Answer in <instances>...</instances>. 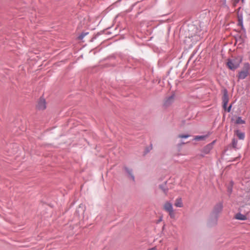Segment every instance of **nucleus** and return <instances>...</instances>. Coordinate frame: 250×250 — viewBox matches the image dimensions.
I'll use <instances>...</instances> for the list:
<instances>
[{
    "instance_id": "17",
    "label": "nucleus",
    "mask_w": 250,
    "mask_h": 250,
    "mask_svg": "<svg viewBox=\"0 0 250 250\" xmlns=\"http://www.w3.org/2000/svg\"><path fill=\"white\" fill-rule=\"evenodd\" d=\"M88 33H82L78 37L79 40H82L87 34Z\"/></svg>"
},
{
    "instance_id": "1",
    "label": "nucleus",
    "mask_w": 250,
    "mask_h": 250,
    "mask_svg": "<svg viewBox=\"0 0 250 250\" xmlns=\"http://www.w3.org/2000/svg\"><path fill=\"white\" fill-rule=\"evenodd\" d=\"M242 61V57L237 56L235 58L229 59L227 61V65L229 69L234 70L239 66Z\"/></svg>"
},
{
    "instance_id": "5",
    "label": "nucleus",
    "mask_w": 250,
    "mask_h": 250,
    "mask_svg": "<svg viewBox=\"0 0 250 250\" xmlns=\"http://www.w3.org/2000/svg\"><path fill=\"white\" fill-rule=\"evenodd\" d=\"M37 108L40 110H44L46 108V104L45 100L40 99L37 104Z\"/></svg>"
},
{
    "instance_id": "4",
    "label": "nucleus",
    "mask_w": 250,
    "mask_h": 250,
    "mask_svg": "<svg viewBox=\"0 0 250 250\" xmlns=\"http://www.w3.org/2000/svg\"><path fill=\"white\" fill-rule=\"evenodd\" d=\"M222 208V204L221 203L217 204L214 208L213 210V214H214L215 215H217L218 214L221 212Z\"/></svg>"
},
{
    "instance_id": "22",
    "label": "nucleus",
    "mask_w": 250,
    "mask_h": 250,
    "mask_svg": "<svg viewBox=\"0 0 250 250\" xmlns=\"http://www.w3.org/2000/svg\"><path fill=\"white\" fill-rule=\"evenodd\" d=\"M231 106H232V105L230 104L229 107L228 108H226V109H225L226 110H227L228 112H230V110H231Z\"/></svg>"
},
{
    "instance_id": "9",
    "label": "nucleus",
    "mask_w": 250,
    "mask_h": 250,
    "mask_svg": "<svg viewBox=\"0 0 250 250\" xmlns=\"http://www.w3.org/2000/svg\"><path fill=\"white\" fill-rule=\"evenodd\" d=\"M234 218L239 220H246L247 219V216L240 213H238L235 215Z\"/></svg>"
},
{
    "instance_id": "14",
    "label": "nucleus",
    "mask_w": 250,
    "mask_h": 250,
    "mask_svg": "<svg viewBox=\"0 0 250 250\" xmlns=\"http://www.w3.org/2000/svg\"><path fill=\"white\" fill-rule=\"evenodd\" d=\"M167 212L168 213V214L170 216V218H174L175 217V213L174 212L173 209Z\"/></svg>"
},
{
    "instance_id": "16",
    "label": "nucleus",
    "mask_w": 250,
    "mask_h": 250,
    "mask_svg": "<svg viewBox=\"0 0 250 250\" xmlns=\"http://www.w3.org/2000/svg\"><path fill=\"white\" fill-rule=\"evenodd\" d=\"M232 145L234 148H236L237 145V141L233 139L232 141Z\"/></svg>"
},
{
    "instance_id": "7",
    "label": "nucleus",
    "mask_w": 250,
    "mask_h": 250,
    "mask_svg": "<svg viewBox=\"0 0 250 250\" xmlns=\"http://www.w3.org/2000/svg\"><path fill=\"white\" fill-rule=\"evenodd\" d=\"M174 95H172L168 98H167L165 101L164 104L166 106H168L171 104L174 101Z\"/></svg>"
},
{
    "instance_id": "6",
    "label": "nucleus",
    "mask_w": 250,
    "mask_h": 250,
    "mask_svg": "<svg viewBox=\"0 0 250 250\" xmlns=\"http://www.w3.org/2000/svg\"><path fill=\"white\" fill-rule=\"evenodd\" d=\"M163 208L167 212H168L173 209L172 204L168 201H167L164 203Z\"/></svg>"
},
{
    "instance_id": "20",
    "label": "nucleus",
    "mask_w": 250,
    "mask_h": 250,
    "mask_svg": "<svg viewBox=\"0 0 250 250\" xmlns=\"http://www.w3.org/2000/svg\"><path fill=\"white\" fill-rule=\"evenodd\" d=\"M126 171L131 176V177L132 178V179L134 181V176L131 174V171H130L128 169L126 168Z\"/></svg>"
},
{
    "instance_id": "19",
    "label": "nucleus",
    "mask_w": 250,
    "mask_h": 250,
    "mask_svg": "<svg viewBox=\"0 0 250 250\" xmlns=\"http://www.w3.org/2000/svg\"><path fill=\"white\" fill-rule=\"evenodd\" d=\"M204 138V137L203 136H197L195 137V139L199 140L203 139Z\"/></svg>"
},
{
    "instance_id": "18",
    "label": "nucleus",
    "mask_w": 250,
    "mask_h": 250,
    "mask_svg": "<svg viewBox=\"0 0 250 250\" xmlns=\"http://www.w3.org/2000/svg\"><path fill=\"white\" fill-rule=\"evenodd\" d=\"M189 136L188 135H182V134H180V135H178V137L180 138H187Z\"/></svg>"
},
{
    "instance_id": "21",
    "label": "nucleus",
    "mask_w": 250,
    "mask_h": 250,
    "mask_svg": "<svg viewBox=\"0 0 250 250\" xmlns=\"http://www.w3.org/2000/svg\"><path fill=\"white\" fill-rule=\"evenodd\" d=\"M240 0H233L234 5H235ZM242 2H243L244 0H241Z\"/></svg>"
},
{
    "instance_id": "8",
    "label": "nucleus",
    "mask_w": 250,
    "mask_h": 250,
    "mask_svg": "<svg viewBox=\"0 0 250 250\" xmlns=\"http://www.w3.org/2000/svg\"><path fill=\"white\" fill-rule=\"evenodd\" d=\"M174 206L177 208L183 207L184 205L181 198H178L175 200L174 202Z\"/></svg>"
},
{
    "instance_id": "10",
    "label": "nucleus",
    "mask_w": 250,
    "mask_h": 250,
    "mask_svg": "<svg viewBox=\"0 0 250 250\" xmlns=\"http://www.w3.org/2000/svg\"><path fill=\"white\" fill-rule=\"evenodd\" d=\"M235 134L237 135L238 138L240 140H244L245 138V134L243 132H240L239 130H237L234 132Z\"/></svg>"
},
{
    "instance_id": "15",
    "label": "nucleus",
    "mask_w": 250,
    "mask_h": 250,
    "mask_svg": "<svg viewBox=\"0 0 250 250\" xmlns=\"http://www.w3.org/2000/svg\"><path fill=\"white\" fill-rule=\"evenodd\" d=\"M160 188L163 191V192L166 194H167V189L165 188L164 187V186L163 185H160L159 186Z\"/></svg>"
},
{
    "instance_id": "3",
    "label": "nucleus",
    "mask_w": 250,
    "mask_h": 250,
    "mask_svg": "<svg viewBox=\"0 0 250 250\" xmlns=\"http://www.w3.org/2000/svg\"><path fill=\"white\" fill-rule=\"evenodd\" d=\"M229 98L228 93V91L227 90V89H224L223 90V95L222 97L223 107L224 109H226V107L229 102Z\"/></svg>"
},
{
    "instance_id": "11",
    "label": "nucleus",
    "mask_w": 250,
    "mask_h": 250,
    "mask_svg": "<svg viewBox=\"0 0 250 250\" xmlns=\"http://www.w3.org/2000/svg\"><path fill=\"white\" fill-rule=\"evenodd\" d=\"M212 146V144H209L207 145L206 147L203 149V151L205 153L208 154L209 153L210 150L211 149Z\"/></svg>"
},
{
    "instance_id": "13",
    "label": "nucleus",
    "mask_w": 250,
    "mask_h": 250,
    "mask_svg": "<svg viewBox=\"0 0 250 250\" xmlns=\"http://www.w3.org/2000/svg\"><path fill=\"white\" fill-rule=\"evenodd\" d=\"M238 24L239 26H242V25H243L242 17L238 16Z\"/></svg>"
},
{
    "instance_id": "12",
    "label": "nucleus",
    "mask_w": 250,
    "mask_h": 250,
    "mask_svg": "<svg viewBox=\"0 0 250 250\" xmlns=\"http://www.w3.org/2000/svg\"><path fill=\"white\" fill-rule=\"evenodd\" d=\"M236 124H245L246 122L243 120L241 117H238L235 122Z\"/></svg>"
},
{
    "instance_id": "2",
    "label": "nucleus",
    "mask_w": 250,
    "mask_h": 250,
    "mask_svg": "<svg viewBox=\"0 0 250 250\" xmlns=\"http://www.w3.org/2000/svg\"><path fill=\"white\" fill-rule=\"evenodd\" d=\"M250 65L246 62L244 64L243 69L239 72L238 78L239 79H244L249 75Z\"/></svg>"
}]
</instances>
